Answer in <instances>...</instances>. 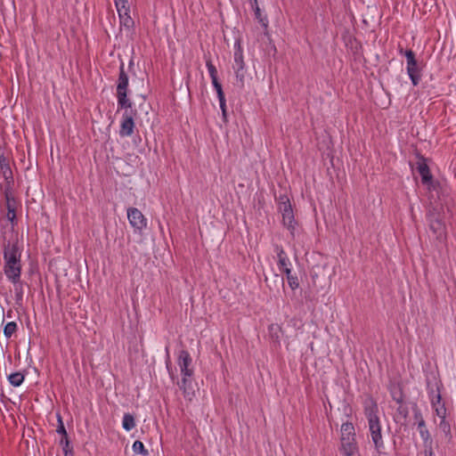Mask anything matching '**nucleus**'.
Wrapping results in <instances>:
<instances>
[{
    "instance_id": "nucleus-15",
    "label": "nucleus",
    "mask_w": 456,
    "mask_h": 456,
    "mask_svg": "<svg viewBox=\"0 0 456 456\" xmlns=\"http://www.w3.org/2000/svg\"><path fill=\"white\" fill-rule=\"evenodd\" d=\"M5 200V208L7 210L4 216L8 221L11 222L12 226H15L18 224L17 216H16V208L17 202L15 198L4 200Z\"/></svg>"
},
{
    "instance_id": "nucleus-2",
    "label": "nucleus",
    "mask_w": 456,
    "mask_h": 456,
    "mask_svg": "<svg viewBox=\"0 0 456 456\" xmlns=\"http://www.w3.org/2000/svg\"><path fill=\"white\" fill-rule=\"evenodd\" d=\"M275 252L277 253L279 270L285 273L289 288L292 290L297 289L299 287V281L296 274H292L291 264L283 248L276 245Z\"/></svg>"
},
{
    "instance_id": "nucleus-25",
    "label": "nucleus",
    "mask_w": 456,
    "mask_h": 456,
    "mask_svg": "<svg viewBox=\"0 0 456 456\" xmlns=\"http://www.w3.org/2000/svg\"><path fill=\"white\" fill-rule=\"evenodd\" d=\"M25 379V375L20 371L11 373L8 376V380L10 384L13 387H20Z\"/></svg>"
},
{
    "instance_id": "nucleus-8",
    "label": "nucleus",
    "mask_w": 456,
    "mask_h": 456,
    "mask_svg": "<svg viewBox=\"0 0 456 456\" xmlns=\"http://www.w3.org/2000/svg\"><path fill=\"white\" fill-rule=\"evenodd\" d=\"M127 218L134 232L141 233L147 226V219L143 214L136 208H127Z\"/></svg>"
},
{
    "instance_id": "nucleus-39",
    "label": "nucleus",
    "mask_w": 456,
    "mask_h": 456,
    "mask_svg": "<svg viewBox=\"0 0 456 456\" xmlns=\"http://www.w3.org/2000/svg\"><path fill=\"white\" fill-rule=\"evenodd\" d=\"M425 186H427V189L428 191H438V190L441 188V184L438 181L434 180L433 177H431L430 182H428L427 183H423Z\"/></svg>"
},
{
    "instance_id": "nucleus-9",
    "label": "nucleus",
    "mask_w": 456,
    "mask_h": 456,
    "mask_svg": "<svg viewBox=\"0 0 456 456\" xmlns=\"http://www.w3.org/2000/svg\"><path fill=\"white\" fill-rule=\"evenodd\" d=\"M368 426L371 441L374 444V448L379 453H380L382 449H384V441L381 434L380 419L368 422Z\"/></svg>"
},
{
    "instance_id": "nucleus-1",
    "label": "nucleus",
    "mask_w": 456,
    "mask_h": 456,
    "mask_svg": "<svg viewBox=\"0 0 456 456\" xmlns=\"http://www.w3.org/2000/svg\"><path fill=\"white\" fill-rule=\"evenodd\" d=\"M443 388V383L440 379H435V382L432 385L429 381L427 384V389L428 397L430 399L431 406L434 409L436 414L440 419H446L447 409L444 402L442 401L441 389Z\"/></svg>"
},
{
    "instance_id": "nucleus-36",
    "label": "nucleus",
    "mask_w": 456,
    "mask_h": 456,
    "mask_svg": "<svg viewBox=\"0 0 456 456\" xmlns=\"http://www.w3.org/2000/svg\"><path fill=\"white\" fill-rule=\"evenodd\" d=\"M0 175L4 177V179L13 177L12 170L10 167V162L4 165L2 164L0 166Z\"/></svg>"
},
{
    "instance_id": "nucleus-21",
    "label": "nucleus",
    "mask_w": 456,
    "mask_h": 456,
    "mask_svg": "<svg viewBox=\"0 0 456 456\" xmlns=\"http://www.w3.org/2000/svg\"><path fill=\"white\" fill-rule=\"evenodd\" d=\"M14 288V294H15V304L18 306L22 305L23 302V295H24V282L21 281V279H19V281L16 282H12Z\"/></svg>"
},
{
    "instance_id": "nucleus-31",
    "label": "nucleus",
    "mask_w": 456,
    "mask_h": 456,
    "mask_svg": "<svg viewBox=\"0 0 456 456\" xmlns=\"http://www.w3.org/2000/svg\"><path fill=\"white\" fill-rule=\"evenodd\" d=\"M233 69H234V72H235V77H236L237 84L239 85V86L240 88H243L244 87L245 74H246L245 67H241V69L240 67H233Z\"/></svg>"
},
{
    "instance_id": "nucleus-38",
    "label": "nucleus",
    "mask_w": 456,
    "mask_h": 456,
    "mask_svg": "<svg viewBox=\"0 0 456 456\" xmlns=\"http://www.w3.org/2000/svg\"><path fill=\"white\" fill-rule=\"evenodd\" d=\"M396 412L404 420H406L407 418L409 417V409H408V406L404 404V403L398 404Z\"/></svg>"
},
{
    "instance_id": "nucleus-17",
    "label": "nucleus",
    "mask_w": 456,
    "mask_h": 456,
    "mask_svg": "<svg viewBox=\"0 0 456 456\" xmlns=\"http://www.w3.org/2000/svg\"><path fill=\"white\" fill-rule=\"evenodd\" d=\"M233 67H245L244 60H243V50L241 46L240 38H237L234 43V64Z\"/></svg>"
},
{
    "instance_id": "nucleus-32",
    "label": "nucleus",
    "mask_w": 456,
    "mask_h": 456,
    "mask_svg": "<svg viewBox=\"0 0 456 456\" xmlns=\"http://www.w3.org/2000/svg\"><path fill=\"white\" fill-rule=\"evenodd\" d=\"M391 396L397 404L404 403V395L401 387L391 389Z\"/></svg>"
},
{
    "instance_id": "nucleus-23",
    "label": "nucleus",
    "mask_w": 456,
    "mask_h": 456,
    "mask_svg": "<svg viewBox=\"0 0 456 456\" xmlns=\"http://www.w3.org/2000/svg\"><path fill=\"white\" fill-rule=\"evenodd\" d=\"M60 445L62 447L64 456H74L73 446L69 441V436L61 438Z\"/></svg>"
},
{
    "instance_id": "nucleus-29",
    "label": "nucleus",
    "mask_w": 456,
    "mask_h": 456,
    "mask_svg": "<svg viewBox=\"0 0 456 456\" xmlns=\"http://www.w3.org/2000/svg\"><path fill=\"white\" fill-rule=\"evenodd\" d=\"M439 428L444 434L446 439L449 442H451L452 439V435L451 432V425L446 420V419H441L440 423H439Z\"/></svg>"
},
{
    "instance_id": "nucleus-44",
    "label": "nucleus",
    "mask_w": 456,
    "mask_h": 456,
    "mask_svg": "<svg viewBox=\"0 0 456 456\" xmlns=\"http://www.w3.org/2000/svg\"><path fill=\"white\" fill-rule=\"evenodd\" d=\"M305 299L306 304L311 303L312 306L314 307L315 299L310 293L305 295Z\"/></svg>"
},
{
    "instance_id": "nucleus-22",
    "label": "nucleus",
    "mask_w": 456,
    "mask_h": 456,
    "mask_svg": "<svg viewBox=\"0 0 456 456\" xmlns=\"http://www.w3.org/2000/svg\"><path fill=\"white\" fill-rule=\"evenodd\" d=\"M192 376H183L181 382H178L179 388L183 390L184 397H189L193 394L191 387Z\"/></svg>"
},
{
    "instance_id": "nucleus-27",
    "label": "nucleus",
    "mask_w": 456,
    "mask_h": 456,
    "mask_svg": "<svg viewBox=\"0 0 456 456\" xmlns=\"http://www.w3.org/2000/svg\"><path fill=\"white\" fill-rule=\"evenodd\" d=\"M206 66L208 68L209 76L211 77L212 85H216V84L219 83L218 77H217V69L215 67V65L212 63V61L210 58H208L206 61Z\"/></svg>"
},
{
    "instance_id": "nucleus-12",
    "label": "nucleus",
    "mask_w": 456,
    "mask_h": 456,
    "mask_svg": "<svg viewBox=\"0 0 456 456\" xmlns=\"http://www.w3.org/2000/svg\"><path fill=\"white\" fill-rule=\"evenodd\" d=\"M192 359L187 350H181L178 354V365L181 370L182 376H193L194 371L191 365Z\"/></svg>"
},
{
    "instance_id": "nucleus-7",
    "label": "nucleus",
    "mask_w": 456,
    "mask_h": 456,
    "mask_svg": "<svg viewBox=\"0 0 456 456\" xmlns=\"http://www.w3.org/2000/svg\"><path fill=\"white\" fill-rule=\"evenodd\" d=\"M125 110L122 115V121L119 129V134L121 137H126L132 135L134 128V118L137 116V110L130 108H119Z\"/></svg>"
},
{
    "instance_id": "nucleus-18",
    "label": "nucleus",
    "mask_w": 456,
    "mask_h": 456,
    "mask_svg": "<svg viewBox=\"0 0 456 456\" xmlns=\"http://www.w3.org/2000/svg\"><path fill=\"white\" fill-rule=\"evenodd\" d=\"M407 73L412 85L414 86H418L421 80V68L419 67L418 61L414 66H407Z\"/></svg>"
},
{
    "instance_id": "nucleus-48",
    "label": "nucleus",
    "mask_w": 456,
    "mask_h": 456,
    "mask_svg": "<svg viewBox=\"0 0 456 456\" xmlns=\"http://www.w3.org/2000/svg\"><path fill=\"white\" fill-rule=\"evenodd\" d=\"M358 451L341 452L345 456H354Z\"/></svg>"
},
{
    "instance_id": "nucleus-10",
    "label": "nucleus",
    "mask_w": 456,
    "mask_h": 456,
    "mask_svg": "<svg viewBox=\"0 0 456 456\" xmlns=\"http://www.w3.org/2000/svg\"><path fill=\"white\" fill-rule=\"evenodd\" d=\"M429 229L436 239L440 240L445 235V224L438 214L429 213L427 216Z\"/></svg>"
},
{
    "instance_id": "nucleus-19",
    "label": "nucleus",
    "mask_w": 456,
    "mask_h": 456,
    "mask_svg": "<svg viewBox=\"0 0 456 456\" xmlns=\"http://www.w3.org/2000/svg\"><path fill=\"white\" fill-rule=\"evenodd\" d=\"M251 8L255 13L256 20L266 29L268 28V20L266 16H263L261 10L258 6L257 0H250Z\"/></svg>"
},
{
    "instance_id": "nucleus-49",
    "label": "nucleus",
    "mask_w": 456,
    "mask_h": 456,
    "mask_svg": "<svg viewBox=\"0 0 456 456\" xmlns=\"http://www.w3.org/2000/svg\"><path fill=\"white\" fill-rule=\"evenodd\" d=\"M0 154H4V148L1 144H0Z\"/></svg>"
},
{
    "instance_id": "nucleus-4",
    "label": "nucleus",
    "mask_w": 456,
    "mask_h": 456,
    "mask_svg": "<svg viewBox=\"0 0 456 456\" xmlns=\"http://www.w3.org/2000/svg\"><path fill=\"white\" fill-rule=\"evenodd\" d=\"M340 452L358 451L355 428L352 422L346 421L341 425Z\"/></svg>"
},
{
    "instance_id": "nucleus-16",
    "label": "nucleus",
    "mask_w": 456,
    "mask_h": 456,
    "mask_svg": "<svg viewBox=\"0 0 456 456\" xmlns=\"http://www.w3.org/2000/svg\"><path fill=\"white\" fill-rule=\"evenodd\" d=\"M282 216V224L290 232L291 235L294 236V231L296 226V221L294 217L293 208L281 212Z\"/></svg>"
},
{
    "instance_id": "nucleus-24",
    "label": "nucleus",
    "mask_w": 456,
    "mask_h": 456,
    "mask_svg": "<svg viewBox=\"0 0 456 456\" xmlns=\"http://www.w3.org/2000/svg\"><path fill=\"white\" fill-rule=\"evenodd\" d=\"M135 427V419L131 413H125L122 420V428L126 431H130Z\"/></svg>"
},
{
    "instance_id": "nucleus-33",
    "label": "nucleus",
    "mask_w": 456,
    "mask_h": 456,
    "mask_svg": "<svg viewBox=\"0 0 456 456\" xmlns=\"http://www.w3.org/2000/svg\"><path fill=\"white\" fill-rule=\"evenodd\" d=\"M133 451L134 453L141 454L142 456H147L149 454V452L147 449H145L142 442L139 440L134 441L133 444Z\"/></svg>"
},
{
    "instance_id": "nucleus-28",
    "label": "nucleus",
    "mask_w": 456,
    "mask_h": 456,
    "mask_svg": "<svg viewBox=\"0 0 456 456\" xmlns=\"http://www.w3.org/2000/svg\"><path fill=\"white\" fill-rule=\"evenodd\" d=\"M269 334L273 341L276 344H280V333L281 328L278 324H271L268 327Z\"/></svg>"
},
{
    "instance_id": "nucleus-5",
    "label": "nucleus",
    "mask_w": 456,
    "mask_h": 456,
    "mask_svg": "<svg viewBox=\"0 0 456 456\" xmlns=\"http://www.w3.org/2000/svg\"><path fill=\"white\" fill-rule=\"evenodd\" d=\"M4 265H16L21 263V250L19 247L18 238L4 240L3 241Z\"/></svg>"
},
{
    "instance_id": "nucleus-6",
    "label": "nucleus",
    "mask_w": 456,
    "mask_h": 456,
    "mask_svg": "<svg viewBox=\"0 0 456 456\" xmlns=\"http://www.w3.org/2000/svg\"><path fill=\"white\" fill-rule=\"evenodd\" d=\"M411 410L413 411V418L416 421L417 429L419 433V436L423 441V444H433V439L431 437L430 432L427 427L426 420L423 418L422 412L419 408L417 403H411Z\"/></svg>"
},
{
    "instance_id": "nucleus-43",
    "label": "nucleus",
    "mask_w": 456,
    "mask_h": 456,
    "mask_svg": "<svg viewBox=\"0 0 456 456\" xmlns=\"http://www.w3.org/2000/svg\"><path fill=\"white\" fill-rule=\"evenodd\" d=\"M276 201L278 205L281 204V202H288L289 201V199L287 194H280L279 197L276 198Z\"/></svg>"
},
{
    "instance_id": "nucleus-3",
    "label": "nucleus",
    "mask_w": 456,
    "mask_h": 456,
    "mask_svg": "<svg viewBox=\"0 0 456 456\" xmlns=\"http://www.w3.org/2000/svg\"><path fill=\"white\" fill-rule=\"evenodd\" d=\"M128 92V75L125 70V64L121 61L119 74L117 84V99L118 108H130L132 102L127 97Z\"/></svg>"
},
{
    "instance_id": "nucleus-46",
    "label": "nucleus",
    "mask_w": 456,
    "mask_h": 456,
    "mask_svg": "<svg viewBox=\"0 0 456 456\" xmlns=\"http://www.w3.org/2000/svg\"><path fill=\"white\" fill-rule=\"evenodd\" d=\"M9 163V159L5 156V154H0V166L3 164Z\"/></svg>"
},
{
    "instance_id": "nucleus-13",
    "label": "nucleus",
    "mask_w": 456,
    "mask_h": 456,
    "mask_svg": "<svg viewBox=\"0 0 456 456\" xmlns=\"http://www.w3.org/2000/svg\"><path fill=\"white\" fill-rule=\"evenodd\" d=\"M21 263L16 265H4V273L10 282H17L21 278Z\"/></svg>"
},
{
    "instance_id": "nucleus-35",
    "label": "nucleus",
    "mask_w": 456,
    "mask_h": 456,
    "mask_svg": "<svg viewBox=\"0 0 456 456\" xmlns=\"http://www.w3.org/2000/svg\"><path fill=\"white\" fill-rule=\"evenodd\" d=\"M56 417H57V422H58L56 432L59 435H61V437L68 436V433H67V430L65 428V426H64L61 415L60 413H57Z\"/></svg>"
},
{
    "instance_id": "nucleus-51",
    "label": "nucleus",
    "mask_w": 456,
    "mask_h": 456,
    "mask_svg": "<svg viewBox=\"0 0 456 456\" xmlns=\"http://www.w3.org/2000/svg\"><path fill=\"white\" fill-rule=\"evenodd\" d=\"M7 316H8V317H11V316H12V311H11V310H10V311H8V313H7Z\"/></svg>"
},
{
    "instance_id": "nucleus-47",
    "label": "nucleus",
    "mask_w": 456,
    "mask_h": 456,
    "mask_svg": "<svg viewBox=\"0 0 456 456\" xmlns=\"http://www.w3.org/2000/svg\"><path fill=\"white\" fill-rule=\"evenodd\" d=\"M166 351H167V369L170 371V367H171V362H170V358H169V354H168V347L166 348Z\"/></svg>"
},
{
    "instance_id": "nucleus-14",
    "label": "nucleus",
    "mask_w": 456,
    "mask_h": 456,
    "mask_svg": "<svg viewBox=\"0 0 456 456\" xmlns=\"http://www.w3.org/2000/svg\"><path fill=\"white\" fill-rule=\"evenodd\" d=\"M419 160L417 162L416 169L421 177V183H427L430 182L431 177H433L430 168L427 164V159L423 156H419Z\"/></svg>"
},
{
    "instance_id": "nucleus-34",
    "label": "nucleus",
    "mask_w": 456,
    "mask_h": 456,
    "mask_svg": "<svg viewBox=\"0 0 456 456\" xmlns=\"http://www.w3.org/2000/svg\"><path fill=\"white\" fill-rule=\"evenodd\" d=\"M118 14L125 12H130L127 0H114Z\"/></svg>"
},
{
    "instance_id": "nucleus-50",
    "label": "nucleus",
    "mask_w": 456,
    "mask_h": 456,
    "mask_svg": "<svg viewBox=\"0 0 456 456\" xmlns=\"http://www.w3.org/2000/svg\"><path fill=\"white\" fill-rule=\"evenodd\" d=\"M133 65H134V61H133V60H131L129 61V69H132Z\"/></svg>"
},
{
    "instance_id": "nucleus-20",
    "label": "nucleus",
    "mask_w": 456,
    "mask_h": 456,
    "mask_svg": "<svg viewBox=\"0 0 456 456\" xmlns=\"http://www.w3.org/2000/svg\"><path fill=\"white\" fill-rule=\"evenodd\" d=\"M14 184V178L4 179V183L0 184V191L4 200L14 198L12 194V187Z\"/></svg>"
},
{
    "instance_id": "nucleus-45",
    "label": "nucleus",
    "mask_w": 456,
    "mask_h": 456,
    "mask_svg": "<svg viewBox=\"0 0 456 456\" xmlns=\"http://www.w3.org/2000/svg\"><path fill=\"white\" fill-rule=\"evenodd\" d=\"M220 109L222 110L223 120L224 123H226L228 121L227 120L226 102L224 103V105H220Z\"/></svg>"
},
{
    "instance_id": "nucleus-30",
    "label": "nucleus",
    "mask_w": 456,
    "mask_h": 456,
    "mask_svg": "<svg viewBox=\"0 0 456 456\" xmlns=\"http://www.w3.org/2000/svg\"><path fill=\"white\" fill-rule=\"evenodd\" d=\"M18 330V325L15 322H9L4 327V335L9 339Z\"/></svg>"
},
{
    "instance_id": "nucleus-26",
    "label": "nucleus",
    "mask_w": 456,
    "mask_h": 456,
    "mask_svg": "<svg viewBox=\"0 0 456 456\" xmlns=\"http://www.w3.org/2000/svg\"><path fill=\"white\" fill-rule=\"evenodd\" d=\"M120 19V26L125 27L127 29H130L134 27V21L129 15V12H121L118 14Z\"/></svg>"
},
{
    "instance_id": "nucleus-37",
    "label": "nucleus",
    "mask_w": 456,
    "mask_h": 456,
    "mask_svg": "<svg viewBox=\"0 0 456 456\" xmlns=\"http://www.w3.org/2000/svg\"><path fill=\"white\" fill-rule=\"evenodd\" d=\"M213 86H214V88L216 91L217 97H218V100H219V104L220 105H224L226 101H225V96H224V93L223 91V87H222L221 83L219 82V83H217L216 85H213Z\"/></svg>"
},
{
    "instance_id": "nucleus-42",
    "label": "nucleus",
    "mask_w": 456,
    "mask_h": 456,
    "mask_svg": "<svg viewBox=\"0 0 456 456\" xmlns=\"http://www.w3.org/2000/svg\"><path fill=\"white\" fill-rule=\"evenodd\" d=\"M423 447H424V455L425 456H433L434 455L433 444H423Z\"/></svg>"
},
{
    "instance_id": "nucleus-11",
    "label": "nucleus",
    "mask_w": 456,
    "mask_h": 456,
    "mask_svg": "<svg viewBox=\"0 0 456 456\" xmlns=\"http://www.w3.org/2000/svg\"><path fill=\"white\" fill-rule=\"evenodd\" d=\"M363 411L368 422L379 420V417L378 415L379 406L372 396L370 395L365 398L363 402Z\"/></svg>"
},
{
    "instance_id": "nucleus-40",
    "label": "nucleus",
    "mask_w": 456,
    "mask_h": 456,
    "mask_svg": "<svg viewBox=\"0 0 456 456\" xmlns=\"http://www.w3.org/2000/svg\"><path fill=\"white\" fill-rule=\"evenodd\" d=\"M404 54L407 60V66H414L415 63L417 62L414 52L411 49H408L405 51Z\"/></svg>"
},
{
    "instance_id": "nucleus-41",
    "label": "nucleus",
    "mask_w": 456,
    "mask_h": 456,
    "mask_svg": "<svg viewBox=\"0 0 456 456\" xmlns=\"http://www.w3.org/2000/svg\"><path fill=\"white\" fill-rule=\"evenodd\" d=\"M278 209H279V212L292 209V205L290 203V200L288 202H281V204L278 205Z\"/></svg>"
}]
</instances>
